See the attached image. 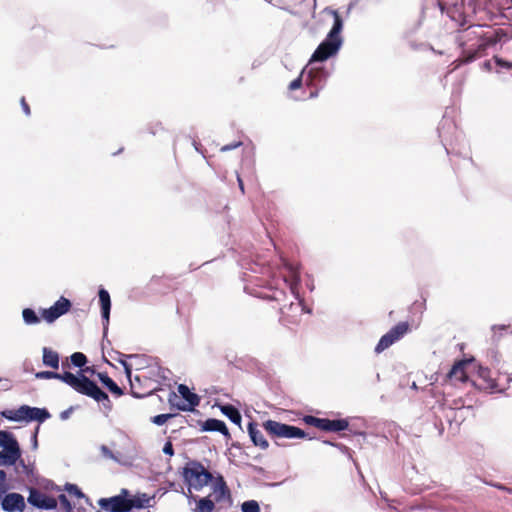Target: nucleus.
Masks as SVG:
<instances>
[{"label": "nucleus", "instance_id": "obj_1", "mask_svg": "<svg viewBox=\"0 0 512 512\" xmlns=\"http://www.w3.org/2000/svg\"><path fill=\"white\" fill-rule=\"evenodd\" d=\"M83 372L84 370H80L75 375L71 372L60 374L53 371H40L35 374V377L37 379H58L78 393L91 397L95 401L102 403L104 407L110 408L111 403L108 394L101 390L94 381L86 377Z\"/></svg>", "mask_w": 512, "mask_h": 512}, {"label": "nucleus", "instance_id": "obj_2", "mask_svg": "<svg viewBox=\"0 0 512 512\" xmlns=\"http://www.w3.org/2000/svg\"><path fill=\"white\" fill-rule=\"evenodd\" d=\"M484 25H471L463 31L459 37L460 45L463 48L461 63L472 62L478 55L487 48L499 41L498 34L494 31H485Z\"/></svg>", "mask_w": 512, "mask_h": 512}, {"label": "nucleus", "instance_id": "obj_3", "mask_svg": "<svg viewBox=\"0 0 512 512\" xmlns=\"http://www.w3.org/2000/svg\"><path fill=\"white\" fill-rule=\"evenodd\" d=\"M324 12L333 16L334 23L326 38L318 45L312 54L310 63L323 62L334 56L337 54L343 43L342 37L340 36L343 29V21L339 13L328 7L324 9Z\"/></svg>", "mask_w": 512, "mask_h": 512}, {"label": "nucleus", "instance_id": "obj_4", "mask_svg": "<svg viewBox=\"0 0 512 512\" xmlns=\"http://www.w3.org/2000/svg\"><path fill=\"white\" fill-rule=\"evenodd\" d=\"M0 415L10 421L14 422H30L38 421L43 423L50 418V413L45 408L30 407L22 405L18 409H6L0 412Z\"/></svg>", "mask_w": 512, "mask_h": 512}, {"label": "nucleus", "instance_id": "obj_5", "mask_svg": "<svg viewBox=\"0 0 512 512\" xmlns=\"http://www.w3.org/2000/svg\"><path fill=\"white\" fill-rule=\"evenodd\" d=\"M288 270V275L284 277L285 282L288 284L289 289L291 293L294 295L295 299L297 300V303H290L289 305H285L281 308V313L283 317L289 316L291 312H307L311 313L310 309H306L303 300L299 296L298 287L300 284V275L298 268L291 265L286 264L285 265Z\"/></svg>", "mask_w": 512, "mask_h": 512}, {"label": "nucleus", "instance_id": "obj_6", "mask_svg": "<svg viewBox=\"0 0 512 512\" xmlns=\"http://www.w3.org/2000/svg\"><path fill=\"white\" fill-rule=\"evenodd\" d=\"M184 481L195 490H201L212 481V474L198 461H190L183 468Z\"/></svg>", "mask_w": 512, "mask_h": 512}, {"label": "nucleus", "instance_id": "obj_7", "mask_svg": "<svg viewBox=\"0 0 512 512\" xmlns=\"http://www.w3.org/2000/svg\"><path fill=\"white\" fill-rule=\"evenodd\" d=\"M264 429L272 436L278 438H304L306 433L304 430L285 423L277 422L274 420H267L263 423Z\"/></svg>", "mask_w": 512, "mask_h": 512}, {"label": "nucleus", "instance_id": "obj_8", "mask_svg": "<svg viewBox=\"0 0 512 512\" xmlns=\"http://www.w3.org/2000/svg\"><path fill=\"white\" fill-rule=\"evenodd\" d=\"M178 392L181 395V398H179L175 393H173L169 398V402L173 407H176L181 411H193L194 408L199 405V396L191 392L185 384H180L178 386Z\"/></svg>", "mask_w": 512, "mask_h": 512}, {"label": "nucleus", "instance_id": "obj_9", "mask_svg": "<svg viewBox=\"0 0 512 512\" xmlns=\"http://www.w3.org/2000/svg\"><path fill=\"white\" fill-rule=\"evenodd\" d=\"M478 376L483 381L482 387L489 390L491 393H501L505 388L500 381L502 379L507 382H512V377L508 374H499L497 378H493L491 371L487 367L480 366L478 368Z\"/></svg>", "mask_w": 512, "mask_h": 512}, {"label": "nucleus", "instance_id": "obj_10", "mask_svg": "<svg viewBox=\"0 0 512 512\" xmlns=\"http://www.w3.org/2000/svg\"><path fill=\"white\" fill-rule=\"evenodd\" d=\"M408 328L409 326L406 322H400L391 328L380 338L378 344L375 347V353L380 354L388 349L391 345H393L407 333Z\"/></svg>", "mask_w": 512, "mask_h": 512}, {"label": "nucleus", "instance_id": "obj_11", "mask_svg": "<svg viewBox=\"0 0 512 512\" xmlns=\"http://www.w3.org/2000/svg\"><path fill=\"white\" fill-rule=\"evenodd\" d=\"M128 494L127 489H122L121 493L116 496L99 499L98 505L107 512H130L127 501Z\"/></svg>", "mask_w": 512, "mask_h": 512}, {"label": "nucleus", "instance_id": "obj_12", "mask_svg": "<svg viewBox=\"0 0 512 512\" xmlns=\"http://www.w3.org/2000/svg\"><path fill=\"white\" fill-rule=\"evenodd\" d=\"M71 308V302L65 297H60L51 307L42 310V317L47 323H53Z\"/></svg>", "mask_w": 512, "mask_h": 512}, {"label": "nucleus", "instance_id": "obj_13", "mask_svg": "<svg viewBox=\"0 0 512 512\" xmlns=\"http://www.w3.org/2000/svg\"><path fill=\"white\" fill-rule=\"evenodd\" d=\"M0 504L6 512H22L26 506L24 497L16 492L6 493L2 497Z\"/></svg>", "mask_w": 512, "mask_h": 512}, {"label": "nucleus", "instance_id": "obj_14", "mask_svg": "<svg viewBox=\"0 0 512 512\" xmlns=\"http://www.w3.org/2000/svg\"><path fill=\"white\" fill-rule=\"evenodd\" d=\"M27 501L30 505L39 509L51 510L57 506V502L54 498L48 497L34 488L30 489Z\"/></svg>", "mask_w": 512, "mask_h": 512}, {"label": "nucleus", "instance_id": "obj_15", "mask_svg": "<svg viewBox=\"0 0 512 512\" xmlns=\"http://www.w3.org/2000/svg\"><path fill=\"white\" fill-rule=\"evenodd\" d=\"M306 74L307 77L305 79L306 83L308 85H312L313 84V81L314 79L318 78L319 80H322V79H325L326 78V72L323 68H319V69H314V68H311L309 69L308 71H306V69H304L301 73V75L294 79L290 84H289V89L290 90H296V89H299L301 86H302V82H303V75Z\"/></svg>", "mask_w": 512, "mask_h": 512}, {"label": "nucleus", "instance_id": "obj_16", "mask_svg": "<svg viewBox=\"0 0 512 512\" xmlns=\"http://www.w3.org/2000/svg\"><path fill=\"white\" fill-rule=\"evenodd\" d=\"M99 303L101 306V317L103 320V329L104 333L108 330L109 319H110V311H111V298L109 292L100 288L98 291Z\"/></svg>", "mask_w": 512, "mask_h": 512}, {"label": "nucleus", "instance_id": "obj_17", "mask_svg": "<svg viewBox=\"0 0 512 512\" xmlns=\"http://www.w3.org/2000/svg\"><path fill=\"white\" fill-rule=\"evenodd\" d=\"M202 431L207 432H220L226 437H230L228 428L224 421L215 418H209L205 420L201 425Z\"/></svg>", "mask_w": 512, "mask_h": 512}, {"label": "nucleus", "instance_id": "obj_18", "mask_svg": "<svg viewBox=\"0 0 512 512\" xmlns=\"http://www.w3.org/2000/svg\"><path fill=\"white\" fill-rule=\"evenodd\" d=\"M348 426H349V423L346 419L331 420V419L323 418L320 429L323 431L339 432V431L346 430L348 428Z\"/></svg>", "mask_w": 512, "mask_h": 512}, {"label": "nucleus", "instance_id": "obj_19", "mask_svg": "<svg viewBox=\"0 0 512 512\" xmlns=\"http://www.w3.org/2000/svg\"><path fill=\"white\" fill-rule=\"evenodd\" d=\"M248 433L255 446H259L261 449H267L269 444L264 438L263 433L257 428V425L253 422L248 424Z\"/></svg>", "mask_w": 512, "mask_h": 512}, {"label": "nucleus", "instance_id": "obj_20", "mask_svg": "<svg viewBox=\"0 0 512 512\" xmlns=\"http://www.w3.org/2000/svg\"><path fill=\"white\" fill-rule=\"evenodd\" d=\"M21 457L20 449H3L0 451V466L14 465Z\"/></svg>", "mask_w": 512, "mask_h": 512}, {"label": "nucleus", "instance_id": "obj_21", "mask_svg": "<svg viewBox=\"0 0 512 512\" xmlns=\"http://www.w3.org/2000/svg\"><path fill=\"white\" fill-rule=\"evenodd\" d=\"M467 364H468V362L466 360H461V361L456 362L452 366L451 370L449 371L448 377L450 379H455L460 382H465L467 379V376H466L464 369Z\"/></svg>", "mask_w": 512, "mask_h": 512}, {"label": "nucleus", "instance_id": "obj_22", "mask_svg": "<svg viewBox=\"0 0 512 512\" xmlns=\"http://www.w3.org/2000/svg\"><path fill=\"white\" fill-rule=\"evenodd\" d=\"M42 361L45 366L57 369L59 367V354L50 348L44 347L42 349Z\"/></svg>", "mask_w": 512, "mask_h": 512}, {"label": "nucleus", "instance_id": "obj_23", "mask_svg": "<svg viewBox=\"0 0 512 512\" xmlns=\"http://www.w3.org/2000/svg\"><path fill=\"white\" fill-rule=\"evenodd\" d=\"M101 383L114 395L121 396L123 395V390L117 385V383L108 376L107 373L99 372L97 374Z\"/></svg>", "mask_w": 512, "mask_h": 512}, {"label": "nucleus", "instance_id": "obj_24", "mask_svg": "<svg viewBox=\"0 0 512 512\" xmlns=\"http://www.w3.org/2000/svg\"><path fill=\"white\" fill-rule=\"evenodd\" d=\"M0 447L3 449H20L14 435L8 431H0Z\"/></svg>", "mask_w": 512, "mask_h": 512}, {"label": "nucleus", "instance_id": "obj_25", "mask_svg": "<svg viewBox=\"0 0 512 512\" xmlns=\"http://www.w3.org/2000/svg\"><path fill=\"white\" fill-rule=\"evenodd\" d=\"M127 501L128 507H130V511H132L135 508L142 509L146 507L150 502V498L146 494H138L132 497L127 496Z\"/></svg>", "mask_w": 512, "mask_h": 512}, {"label": "nucleus", "instance_id": "obj_26", "mask_svg": "<svg viewBox=\"0 0 512 512\" xmlns=\"http://www.w3.org/2000/svg\"><path fill=\"white\" fill-rule=\"evenodd\" d=\"M220 410L231 422L240 424L242 417L236 407L231 404H225L220 406Z\"/></svg>", "mask_w": 512, "mask_h": 512}, {"label": "nucleus", "instance_id": "obj_27", "mask_svg": "<svg viewBox=\"0 0 512 512\" xmlns=\"http://www.w3.org/2000/svg\"><path fill=\"white\" fill-rule=\"evenodd\" d=\"M213 492L216 495L215 499L218 502L224 499L226 496H229V490L222 476L217 478V481L213 486Z\"/></svg>", "mask_w": 512, "mask_h": 512}, {"label": "nucleus", "instance_id": "obj_28", "mask_svg": "<svg viewBox=\"0 0 512 512\" xmlns=\"http://www.w3.org/2000/svg\"><path fill=\"white\" fill-rule=\"evenodd\" d=\"M23 321L26 325H35L40 323V317L31 308H25L22 311Z\"/></svg>", "mask_w": 512, "mask_h": 512}, {"label": "nucleus", "instance_id": "obj_29", "mask_svg": "<svg viewBox=\"0 0 512 512\" xmlns=\"http://www.w3.org/2000/svg\"><path fill=\"white\" fill-rule=\"evenodd\" d=\"M508 3L509 0H487L485 9L488 13L494 14L495 11L503 9Z\"/></svg>", "mask_w": 512, "mask_h": 512}, {"label": "nucleus", "instance_id": "obj_30", "mask_svg": "<svg viewBox=\"0 0 512 512\" xmlns=\"http://www.w3.org/2000/svg\"><path fill=\"white\" fill-rule=\"evenodd\" d=\"M119 362L123 366L125 375H126L127 379L130 382V386H131V390H132V395L134 397H137V398L142 397V395H140V394H138L137 392L134 391V387L135 386H134L133 380H132V367H131V365L129 363H127V361H125V360H120Z\"/></svg>", "mask_w": 512, "mask_h": 512}, {"label": "nucleus", "instance_id": "obj_31", "mask_svg": "<svg viewBox=\"0 0 512 512\" xmlns=\"http://www.w3.org/2000/svg\"><path fill=\"white\" fill-rule=\"evenodd\" d=\"M214 508V502L207 497L201 498L197 503V509L199 512H212Z\"/></svg>", "mask_w": 512, "mask_h": 512}, {"label": "nucleus", "instance_id": "obj_32", "mask_svg": "<svg viewBox=\"0 0 512 512\" xmlns=\"http://www.w3.org/2000/svg\"><path fill=\"white\" fill-rule=\"evenodd\" d=\"M70 360L73 366L82 368L86 362L87 358L86 356L81 352H75L70 356Z\"/></svg>", "mask_w": 512, "mask_h": 512}, {"label": "nucleus", "instance_id": "obj_33", "mask_svg": "<svg viewBox=\"0 0 512 512\" xmlns=\"http://www.w3.org/2000/svg\"><path fill=\"white\" fill-rule=\"evenodd\" d=\"M242 512H260V507L257 501L248 500L241 505Z\"/></svg>", "mask_w": 512, "mask_h": 512}, {"label": "nucleus", "instance_id": "obj_34", "mask_svg": "<svg viewBox=\"0 0 512 512\" xmlns=\"http://www.w3.org/2000/svg\"><path fill=\"white\" fill-rule=\"evenodd\" d=\"M100 452L104 458L113 460L114 462H117V463H121L120 459L117 457V455L115 453H113L106 445L100 446Z\"/></svg>", "mask_w": 512, "mask_h": 512}, {"label": "nucleus", "instance_id": "obj_35", "mask_svg": "<svg viewBox=\"0 0 512 512\" xmlns=\"http://www.w3.org/2000/svg\"><path fill=\"white\" fill-rule=\"evenodd\" d=\"M322 419L323 418H318V417H315L312 415H307L304 417V422L308 425H311V426H314V427L320 429L321 424H322Z\"/></svg>", "mask_w": 512, "mask_h": 512}, {"label": "nucleus", "instance_id": "obj_36", "mask_svg": "<svg viewBox=\"0 0 512 512\" xmlns=\"http://www.w3.org/2000/svg\"><path fill=\"white\" fill-rule=\"evenodd\" d=\"M65 489L69 494L75 495L78 498L85 497L84 493L75 484H66Z\"/></svg>", "mask_w": 512, "mask_h": 512}, {"label": "nucleus", "instance_id": "obj_37", "mask_svg": "<svg viewBox=\"0 0 512 512\" xmlns=\"http://www.w3.org/2000/svg\"><path fill=\"white\" fill-rule=\"evenodd\" d=\"M172 417V414H159L152 418V422L158 426H161L164 425Z\"/></svg>", "mask_w": 512, "mask_h": 512}, {"label": "nucleus", "instance_id": "obj_38", "mask_svg": "<svg viewBox=\"0 0 512 512\" xmlns=\"http://www.w3.org/2000/svg\"><path fill=\"white\" fill-rule=\"evenodd\" d=\"M495 63L502 67V68H506V69H512V62H509V61H506V60H503L502 58H499V57H495Z\"/></svg>", "mask_w": 512, "mask_h": 512}, {"label": "nucleus", "instance_id": "obj_39", "mask_svg": "<svg viewBox=\"0 0 512 512\" xmlns=\"http://www.w3.org/2000/svg\"><path fill=\"white\" fill-rule=\"evenodd\" d=\"M59 501H60L61 505L68 511H70L72 509L71 503L68 500V498L66 497V495H64V494L59 495Z\"/></svg>", "mask_w": 512, "mask_h": 512}, {"label": "nucleus", "instance_id": "obj_40", "mask_svg": "<svg viewBox=\"0 0 512 512\" xmlns=\"http://www.w3.org/2000/svg\"><path fill=\"white\" fill-rule=\"evenodd\" d=\"M242 145V142H235V143H232V144H228V145H224L221 147L220 151L221 152H227V151H231L233 149H236L238 148L239 146Z\"/></svg>", "mask_w": 512, "mask_h": 512}, {"label": "nucleus", "instance_id": "obj_41", "mask_svg": "<svg viewBox=\"0 0 512 512\" xmlns=\"http://www.w3.org/2000/svg\"><path fill=\"white\" fill-rule=\"evenodd\" d=\"M163 453L169 456L174 455L173 445L170 441H167L163 447Z\"/></svg>", "mask_w": 512, "mask_h": 512}, {"label": "nucleus", "instance_id": "obj_42", "mask_svg": "<svg viewBox=\"0 0 512 512\" xmlns=\"http://www.w3.org/2000/svg\"><path fill=\"white\" fill-rule=\"evenodd\" d=\"M72 411H73V407H69L68 409H66V410L62 411V412L60 413V419H61V420H63V421H65V420L69 419V417H70V415H71Z\"/></svg>", "mask_w": 512, "mask_h": 512}, {"label": "nucleus", "instance_id": "obj_43", "mask_svg": "<svg viewBox=\"0 0 512 512\" xmlns=\"http://www.w3.org/2000/svg\"><path fill=\"white\" fill-rule=\"evenodd\" d=\"M268 3L275 7H279L283 9L284 0H266Z\"/></svg>", "mask_w": 512, "mask_h": 512}, {"label": "nucleus", "instance_id": "obj_44", "mask_svg": "<svg viewBox=\"0 0 512 512\" xmlns=\"http://www.w3.org/2000/svg\"><path fill=\"white\" fill-rule=\"evenodd\" d=\"M21 105H22V109H23L24 113L27 116L30 115V108H29L28 104L25 102L24 98L21 99Z\"/></svg>", "mask_w": 512, "mask_h": 512}, {"label": "nucleus", "instance_id": "obj_45", "mask_svg": "<svg viewBox=\"0 0 512 512\" xmlns=\"http://www.w3.org/2000/svg\"><path fill=\"white\" fill-rule=\"evenodd\" d=\"M158 130H163V127L162 125L159 123V124H156V129H154L153 127L150 128V133L155 135L157 133Z\"/></svg>", "mask_w": 512, "mask_h": 512}, {"label": "nucleus", "instance_id": "obj_46", "mask_svg": "<svg viewBox=\"0 0 512 512\" xmlns=\"http://www.w3.org/2000/svg\"><path fill=\"white\" fill-rule=\"evenodd\" d=\"M38 429H36V431L34 432L33 436H32V441H33V447L36 448L37 447V434H38Z\"/></svg>", "mask_w": 512, "mask_h": 512}, {"label": "nucleus", "instance_id": "obj_47", "mask_svg": "<svg viewBox=\"0 0 512 512\" xmlns=\"http://www.w3.org/2000/svg\"><path fill=\"white\" fill-rule=\"evenodd\" d=\"M237 181H238V185H239V188L241 190L242 193H244V184H243V181L241 179V177L239 175H237Z\"/></svg>", "mask_w": 512, "mask_h": 512}, {"label": "nucleus", "instance_id": "obj_48", "mask_svg": "<svg viewBox=\"0 0 512 512\" xmlns=\"http://www.w3.org/2000/svg\"><path fill=\"white\" fill-rule=\"evenodd\" d=\"M500 383H501L504 387H506V388H505V390H507V389H509V388H510V385H511V383H512V382H507L506 380L502 379V380L500 381Z\"/></svg>", "mask_w": 512, "mask_h": 512}, {"label": "nucleus", "instance_id": "obj_49", "mask_svg": "<svg viewBox=\"0 0 512 512\" xmlns=\"http://www.w3.org/2000/svg\"><path fill=\"white\" fill-rule=\"evenodd\" d=\"M132 380H133V383L134 382L140 383V377L139 376H134V378H132Z\"/></svg>", "mask_w": 512, "mask_h": 512}, {"label": "nucleus", "instance_id": "obj_50", "mask_svg": "<svg viewBox=\"0 0 512 512\" xmlns=\"http://www.w3.org/2000/svg\"><path fill=\"white\" fill-rule=\"evenodd\" d=\"M317 95H318V93H317V92H312L310 96H311V97H316Z\"/></svg>", "mask_w": 512, "mask_h": 512}, {"label": "nucleus", "instance_id": "obj_51", "mask_svg": "<svg viewBox=\"0 0 512 512\" xmlns=\"http://www.w3.org/2000/svg\"><path fill=\"white\" fill-rule=\"evenodd\" d=\"M21 465L23 466L24 469H27V466L25 465V463L23 461L20 462Z\"/></svg>", "mask_w": 512, "mask_h": 512}, {"label": "nucleus", "instance_id": "obj_52", "mask_svg": "<svg viewBox=\"0 0 512 512\" xmlns=\"http://www.w3.org/2000/svg\"><path fill=\"white\" fill-rule=\"evenodd\" d=\"M485 65H486V68H489L490 63L487 62Z\"/></svg>", "mask_w": 512, "mask_h": 512}, {"label": "nucleus", "instance_id": "obj_53", "mask_svg": "<svg viewBox=\"0 0 512 512\" xmlns=\"http://www.w3.org/2000/svg\"><path fill=\"white\" fill-rule=\"evenodd\" d=\"M314 5H316V0H314Z\"/></svg>", "mask_w": 512, "mask_h": 512}, {"label": "nucleus", "instance_id": "obj_54", "mask_svg": "<svg viewBox=\"0 0 512 512\" xmlns=\"http://www.w3.org/2000/svg\"><path fill=\"white\" fill-rule=\"evenodd\" d=\"M97 512H101V511H97Z\"/></svg>", "mask_w": 512, "mask_h": 512}]
</instances>
